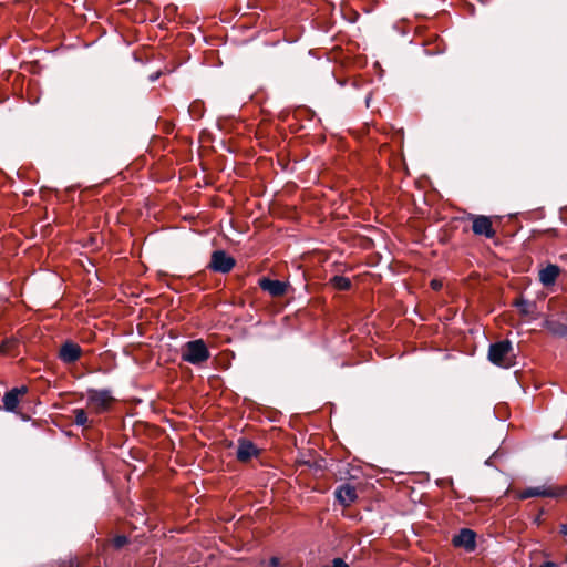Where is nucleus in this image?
<instances>
[{
    "mask_svg": "<svg viewBox=\"0 0 567 567\" xmlns=\"http://www.w3.org/2000/svg\"><path fill=\"white\" fill-rule=\"evenodd\" d=\"M488 360L499 368L508 369L514 365L513 346L507 339L501 340L489 344Z\"/></svg>",
    "mask_w": 567,
    "mask_h": 567,
    "instance_id": "nucleus-1",
    "label": "nucleus"
},
{
    "mask_svg": "<svg viewBox=\"0 0 567 567\" xmlns=\"http://www.w3.org/2000/svg\"><path fill=\"white\" fill-rule=\"evenodd\" d=\"M210 358V352L203 339L187 341L181 352V359L194 365H200Z\"/></svg>",
    "mask_w": 567,
    "mask_h": 567,
    "instance_id": "nucleus-2",
    "label": "nucleus"
},
{
    "mask_svg": "<svg viewBox=\"0 0 567 567\" xmlns=\"http://www.w3.org/2000/svg\"><path fill=\"white\" fill-rule=\"evenodd\" d=\"M114 398L110 390H87V405L91 406L96 413H103L111 409Z\"/></svg>",
    "mask_w": 567,
    "mask_h": 567,
    "instance_id": "nucleus-3",
    "label": "nucleus"
},
{
    "mask_svg": "<svg viewBox=\"0 0 567 567\" xmlns=\"http://www.w3.org/2000/svg\"><path fill=\"white\" fill-rule=\"evenodd\" d=\"M567 493V487L565 486H554V485H542L536 487H528L518 493L519 499H527L530 497H551L557 498Z\"/></svg>",
    "mask_w": 567,
    "mask_h": 567,
    "instance_id": "nucleus-4",
    "label": "nucleus"
},
{
    "mask_svg": "<svg viewBox=\"0 0 567 567\" xmlns=\"http://www.w3.org/2000/svg\"><path fill=\"white\" fill-rule=\"evenodd\" d=\"M235 266V258L228 255L225 250L218 249L212 252L207 269L214 272L228 274Z\"/></svg>",
    "mask_w": 567,
    "mask_h": 567,
    "instance_id": "nucleus-5",
    "label": "nucleus"
},
{
    "mask_svg": "<svg viewBox=\"0 0 567 567\" xmlns=\"http://www.w3.org/2000/svg\"><path fill=\"white\" fill-rule=\"evenodd\" d=\"M468 219L472 221V231L476 236H483L492 239L496 236L493 221L489 216L470 214Z\"/></svg>",
    "mask_w": 567,
    "mask_h": 567,
    "instance_id": "nucleus-6",
    "label": "nucleus"
},
{
    "mask_svg": "<svg viewBox=\"0 0 567 567\" xmlns=\"http://www.w3.org/2000/svg\"><path fill=\"white\" fill-rule=\"evenodd\" d=\"M259 288L268 292L272 298H279L286 295L288 290V282L278 279H270L268 277H261L258 280Z\"/></svg>",
    "mask_w": 567,
    "mask_h": 567,
    "instance_id": "nucleus-7",
    "label": "nucleus"
},
{
    "mask_svg": "<svg viewBox=\"0 0 567 567\" xmlns=\"http://www.w3.org/2000/svg\"><path fill=\"white\" fill-rule=\"evenodd\" d=\"M28 393V386L21 385L7 391L2 398L3 408L8 412H17L22 398Z\"/></svg>",
    "mask_w": 567,
    "mask_h": 567,
    "instance_id": "nucleus-8",
    "label": "nucleus"
},
{
    "mask_svg": "<svg viewBox=\"0 0 567 567\" xmlns=\"http://www.w3.org/2000/svg\"><path fill=\"white\" fill-rule=\"evenodd\" d=\"M260 454V450L249 440L240 437L238 440V447L236 457L240 463H247L252 457H257Z\"/></svg>",
    "mask_w": 567,
    "mask_h": 567,
    "instance_id": "nucleus-9",
    "label": "nucleus"
},
{
    "mask_svg": "<svg viewBox=\"0 0 567 567\" xmlns=\"http://www.w3.org/2000/svg\"><path fill=\"white\" fill-rule=\"evenodd\" d=\"M81 355H82L81 347L73 341L64 342L61 346L60 351H59L60 360L66 364L76 362L81 358Z\"/></svg>",
    "mask_w": 567,
    "mask_h": 567,
    "instance_id": "nucleus-10",
    "label": "nucleus"
},
{
    "mask_svg": "<svg viewBox=\"0 0 567 567\" xmlns=\"http://www.w3.org/2000/svg\"><path fill=\"white\" fill-rule=\"evenodd\" d=\"M476 534L468 528H463L457 535L453 537V545L455 547H464L466 550H474Z\"/></svg>",
    "mask_w": 567,
    "mask_h": 567,
    "instance_id": "nucleus-11",
    "label": "nucleus"
},
{
    "mask_svg": "<svg viewBox=\"0 0 567 567\" xmlns=\"http://www.w3.org/2000/svg\"><path fill=\"white\" fill-rule=\"evenodd\" d=\"M336 497L341 505L348 507L358 498L357 489L350 484H342L337 488Z\"/></svg>",
    "mask_w": 567,
    "mask_h": 567,
    "instance_id": "nucleus-12",
    "label": "nucleus"
},
{
    "mask_svg": "<svg viewBox=\"0 0 567 567\" xmlns=\"http://www.w3.org/2000/svg\"><path fill=\"white\" fill-rule=\"evenodd\" d=\"M560 274V268L557 265L548 264L545 268L539 270L538 277L543 286H553Z\"/></svg>",
    "mask_w": 567,
    "mask_h": 567,
    "instance_id": "nucleus-13",
    "label": "nucleus"
},
{
    "mask_svg": "<svg viewBox=\"0 0 567 567\" xmlns=\"http://www.w3.org/2000/svg\"><path fill=\"white\" fill-rule=\"evenodd\" d=\"M524 317L533 316L536 311V303L524 298L516 299L513 303Z\"/></svg>",
    "mask_w": 567,
    "mask_h": 567,
    "instance_id": "nucleus-14",
    "label": "nucleus"
},
{
    "mask_svg": "<svg viewBox=\"0 0 567 567\" xmlns=\"http://www.w3.org/2000/svg\"><path fill=\"white\" fill-rule=\"evenodd\" d=\"M19 341L16 338H7L0 342V354L10 355L18 349Z\"/></svg>",
    "mask_w": 567,
    "mask_h": 567,
    "instance_id": "nucleus-15",
    "label": "nucleus"
},
{
    "mask_svg": "<svg viewBox=\"0 0 567 567\" xmlns=\"http://www.w3.org/2000/svg\"><path fill=\"white\" fill-rule=\"evenodd\" d=\"M329 284L339 291H347L351 288V280L344 276H333Z\"/></svg>",
    "mask_w": 567,
    "mask_h": 567,
    "instance_id": "nucleus-16",
    "label": "nucleus"
},
{
    "mask_svg": "<svg viewBox=\"0 0 567 567\" xmlns=\"http://www.w3.org/2000/svg\"><path fill=\"white\" fill-rule=\"evenodd\" d=\"M74 423L79 426H85L87 423V414L83 409L73 410Z\"/></svg>",
    "mask_w": 567,
    "mask_h": 567,
    "instance_id": "nucleus-17",
    "label": "nucleus"
},
{
    "mask_svg": "<svg viewBox=\"0 0 567 567\" xmlns=\"http://www.w3.org/2000/svg\"><path fill=\"white\" fill-rule=\"evenodd\" d=\"M113 543L116 548H121L127 544V537L126 536H116L114 538Z\"/></svg>",
    "mask_w": 567,
    "mask_h": 567,
    "instance_id": "nucleus-18",
    "label": "nucleus"
},
{
    "mask_svg": "<svg viewBox=\"0 0 567 567\" xmlns=\"http://www.w3.org/2000/svg\"><path fill=\"white\" fill-rule=\"evenodd\" d=\"M324 567H349V565L341 558H334L332 560L331 566H324Z\"/></svg>",
    "mask_w": 567,
    "mask_h": 567,
    "instance_id": "nucleus-19",
    "label": "nucleus"
},
{
    "mask_svg": "<svg viewBox=\"0 0 567 567\" xmlns=\"http://www.w3.org/2000/svg\"><path fill=\"white\" fill-rule=\"evenodd\" d=\"M269 565H270V567H279L280 566L279 558L271 557L270 560H269Z\"/></svg>",
    "mask_w": 567,
    "mask_h": 567,
    "instance_id": "nucleus-20",
    "label": "nucleus"
},
{
    "mask_svg": "<svg viewBox=\"0 0 567 567\" xmlns=\"http://www.w3.org/2000/svg\"><path fill=\"white\" fill-rule=\"evenodd\" d=\"M441 287H442V284L439 280L434 279V280L431 281V288L432 289L439 290Z\"/></svg>",
    "mask_w": 567,
    "mask_h": 567,
    "instance_id": "nucleus-21",
    "label": "nucleus"
},
{
    "mask_svg": "<svg viewBox=\"0 0 567 567\" xmlns=\"http://www.w3.org/2000/svg\"><path fill=\"white\" fill-rule=\"evenodd\" d=\"M539 567H559V566L554 561H545Z\"/></svg>",
    "mask_w": 567,
    "mask_h": 567,
    "instance_id": "nucleus-22",
    "label": "nucleus"
},
{
    "mask_svg": "<svg viewBox=\"0 0 567 567\" xmlns=\"http://www.w3.org/2000/svg\"><path fill=\"white\" fill-rule=\"evenodd\" d=\"M560 534L567 536V524H563L560 526Z\"/></svg>",
    "mask_w": 567,
    "mask_h": 567,
    "instance_id": "nucleus-23",
    "label": "nucleus"
},
{
    "mask_svg": "<svg viewBox=\"0 0 567 567\" xmlns=\"http://www.w3.org/2000/svg\"><path fill=\"white\" fill-rule=\"evenodd\" d=\"M157 78H158V74H155V75H152V76H151V80H152V81H155Z\"/></svg>",
    "mask_w": 567,
    "mask_h": 567,
    "instance_id": "nucleus-24",
    "label": "nucleus"
}]
</instances>
